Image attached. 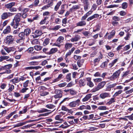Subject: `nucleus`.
<instances>
[{
    "label": "nucleus",
    "mask_w": 133,
    "mask_h": 133,
    "mask_svg": "<svg viewBox=\"0 0 133 133\" xmlns=\"http://www.w3.org/2000/svg\"><path fill=\"white\" fill-rule=\"evenodd\" d=\"M21 14L18 13L14 16L12 21L10 24L11 26L14 28L17 29L20 25L19 23L21 21Z\"/></svg>",
    "instance_id": "1"
},
{
    "label": "nucleus",
    "mask_w": 133,
    "mask_h": 133,
    "mask_svg": "<svg viewBox=\"0 0 133 133\" xmlns=\"http://www.w3.org/2000/svg\"><path fill=\"white\" fill-rule=\"evenodd\" d=\"M16 4L15 3L11 2L9 3H6L4 5V7L7 9L9 10L10 12H16L17 11V8L13 7Z\"/></svg>",
    "instance_id": "2"
},
{
    "label": "nucleus",
    "mask_w": 133,
    "mask_h": 133,
    "mask_svg": "<svg viewBox=\"0 0 133 133\" xmlns=\"http://www.w3.org/2000/svg\"><path fill=\"white\" fill-rule=\"evenodd\" d=\"M14 38L13 36L10 35L7 36L5 38L4 40L5 42L7 45H10L14 44Z\"/></svg>",
    "instance_id": "3"
},
{
    "label": "nucleus",
    "mask_w": 133,
    "mask_h": 133,
    "mask_svg": "<svg viewBox=\"0 0 133 133\" xmlns=\"http://www.w3.org/2000/svg\"><path fill=\"white\" fill-rule=\"evenodd\" d=\"M120 73V69L114 72L111 76L109 77L108 79L111 81H114L119 78Z\"/></svg>",
    "instance_id": "4"
},
{
    "label": "nucleus",
    "mask_w": 133,
    "mask_h": 133,
    "mask_svg": "<svg viewBox=\"0 0 133 133\" xmlns=\"http://www.w3.org/2000/svg\"><path fill=\"white\" fill-rule=\"evenodd\" d=\"M105 81H103L99 83L97 86L95 88H94L92 89V91L95 92L99 89L103 88L106 84Z\"/></svg>",
    "instance_id": "5"
},
{
    "label": "nucleus",
    "mask_w": 133,
    "mask_h": 133,
    "mask_svg": "<svg viewBox=\"0 0 133 133\" xmlns=\"http://www.w3.org/2000/svg\"><path fill=\"white\" fill-rule=\"evenodd\" d=\"M55 92L56 94L54 96L55 98H61L62 97L63 92L61 89H56L55 91Z\"/></svg>",
    "instance_id": "6"
},
{
    "label": "nucleus",
    "mask_w": 133,
    "mask_h": 133,
    "mask_svg": "<svg viewBox=\"0 0 133 133\" xmlns=\"http://www.w3.org/2000/svg\"><path fill=\"white\" fill-rule=\"evenodd\" d=\"M80 99H78L75 101H73L69 103L68 105L70 108H74L76 107L77 105L78 106L79 105Z\"/></svg>",
    "instance_id": "7"
},
{
    "label": "nucleus",
    "mask_w": 133,
    "mask_h": 133,
    "mask_svg": "<svg viewBox=\"0 0 133 133\" xmlns=\"http://www.w3.org/2000/svg\"><path fill=\"white\" fill-rule=\"evenodd\" d=\"M14 14L10 12H5L1 15V18L2 19L4 20L13 15Z\"/></svg>",
    "instance_id": "8"
},
{
    "label": "nucleus",
    "mask_w": 133,
    "mask_h": 133,
    "mask_svg": "<svg viewBox=\"0 0 133 133\" xmlns=\"http://www.w3.org/2000/svg\"><path fill=\"white\" fill-rule=\"evenodd\" d=\"M75 47H73L71 50H69V51L66 53L65 55V58L66 62L69 63V61L68 60V59L67 58V56L71 55V54L73 53V52L75 50Z\"/></svg>",
    "instance_id": "9"
},
{
    "label": "nucleus",
    "mask_w": 133,
    "mask_h": 133,
    "mask_svg": "<svg viewBox=\"0 0 133 133\" xmlns=\"http://www.w3.org/2000/svg\"><path fill=\"white\" fill-rule=\"evenodd\" d=\"M32 34H34V35H32L34 38L38 37L42 34L41 30H36L34 32H33Z\"/></svg>",
    "instance_id": "10"
},
{
    "label": "nucleus",
    "mask_w": 133,
    "mask_h": 133,
    "mask_svg": "<svg viewBox=\"0 0 133 133\" xmlns=\"http://www.w3.org/2000/svg\"><path fill=\"white\" fill-rule=\"evenodd\" d=\"M87 85L90 88H92L94 86V84L91 81V78L90 77L86 78Z\"/></svg>",
    "instance_id": "11"
},
{
    "label": "nucleus",
    "mask_w": 133,
    "mask_h": 133,
    "mask_svg": "<svg viewBox=\"0 0 133 133\" xmlns=\"http://www.w3.org/2000/svg\"><path fill=\"white\" fill-rule=\"evenodd\" d=\"M54 4V0H51L50 3L47 4L41 8L43 10L47 9L49 8L52 6Z\"/></svg>",
    "instance_id": "12"
},
{
    "label": "nucleus",
    "mask_w": 133,
    "mask_h": 133,
    "mask_svg": "<svg viewBox=\"0 0 133 133\" xmlns=\"http://www.w3.org/2000/svg\"><path fill=\"white\" fill-rule=\"evenodd\" d=\"M87 80L86 78H81L79 81V85L80 87L84 86L86 84Z\"/></svg>",
    "instance_id": "13"
},
{
    "label": "nucleus",
    "mask_w": 133,
    "mask_h": 133,
    "mask_svg": "<svg viewBox=\"0 0 133 133\" xmlns=\"http://www.w3.org/2000/svg\"><path fill=\"white\" fill-rule=\"evenodd\" d=\"M110 93L106 92L102 93L99 95L100 97L102 99H104L107 97H110Z\"/></svg>",
    "instance_id": "14"
},
{
    "label": "nucleus",
    "mask_w": 133,
    "mask_h": 133,
    "mask_svg": "<svg viewBox=\"0 0 133 133\" xmlns=\"http://www.w3.org/2000/svg\"><path fill=\"white\" fill-rule=\"evenodd\" d=\"M87 23L85 21L81 20L76 24V26H83L86 25Z\"/></svg>",
    "instance_id": "15"
},
{
    "label": "nucleus",
    "mask_w": 133,
    "mask_h": 133,
    "mask_svg": "<svg viewBox=\"0 0 133 133\" xmlns=\"http://www.w3.org/2000/svg\"><path fill=\"white\" fill-rule=\"evenodd\" d=\"M99 16V15L97 14H95L94 15L90 16L87 19V21H89L94 19L97 18Z\"/></svg>",
    "instance_id": "16"
},
{
    "label": "nucleus",
    "mask_w": 133,
    "mask_h": 133,
    "mask_svg": "<svg viewBox=\"0 0 133 133\" xmlns=\"http://www.w3.org/2000/svg\"><path fill=\"white\" fill-rule=\"evenodd\" d=\"M64 6V4H63L61 5V9L57 12V13L58 14L61 15H62L65 11Z\"/></svg>",
    "instance_id": "17"
},
{
    "label": "nucleus",
    "mask_w": 133,
    "mask_h": 133,
    "mask_svg": "<svg viewBox=\"0 0 133 133\" xmlns=\"http://www.w3.org/2000/svg\"><path fill=\"white\" fill-rule=\"evenodd\" d=\"M57 49L56 48H52L50 49L49 51L48 52L46 53L47 54L50 55L53 54L57 52Z\"/></svg>",
    "instance_id": "18"
},
{
    "label": "nucleus",
    "mask_w": 133,
    "mask_h": 133,
    "mask_svg": "<svg viewBox=\"0 0 133 133\" xmlns=\"http://www.w3.org/2000/svg\"><path fill=\"white\" fill-rule=\"evenodd\" d=\"M72 46V44L71 43H69L68 42L66 43L65 44L64 48L65 50H67L71 48Z\"/></svg>",
    "instance_id": "19"
},
{
    "label": "nucleus",
    "mask_w": 133,
    "mask_h": 133,
    "mask_svg": "<svg viewBox=\"0 0 133 133\" xmlns=\"http://www.w3.org/2000/svg\"><path fill=\"white\" fill-rule=\"evenodd\" d=\"M81 37L79 35H77L74 37L71 38L70 40L71 42H76Z\"/></svg>",
    "instance_id": "20"
},
{
    "label": "nucleus",
    "mask_w": 133,
    "mask_h": 133,
    "mask_svg": "<svg viewBox=\"0 0 133 133\" xmlns=\"http://www.w3.org/2000/svg\"><path fill=\"white\" fill-rule=\"evenodd\" d=\"M18 36L19 38H21V39L24 40L25 38L26 35L24 32H22L18 34Z\"/></svg>",
    "instance_id": "21"
},
{
    "label": "nucleus",
    "mask_w": 133,
    "mask_h": 133,
    "mask_svg": "<svg viewBox=\"0 0 133 133\" xmlns=\"http://www.w3.org/2000/svg\"><path fill=\"white\" fill-rule=\"evenodd\" d=\"M11 28L10 26H8L5 29H4L3 32V33L4 34H6L9 33L11 31Z\"/></svg>",
    "instance_id": "22"
},
{
    "label": "nucleus",
    "mask_w": 133,
    "mask_h": 133,
    "mask_svg": "<svg viewBox=\"0 0 133 133\" xmlns=\"http://www.w3.org/2000/svg\"><path fill=\"white\" fill-rule=\"evenodd\" d=\"M92 94H89L87 95L85 97L82 99L83 102H85L87 101L91 97Z\"/></svg>",
    "instance_id": "23"
},
{
    "label": "nucleus",
    "mask_w": 133,
    "mask_h": 133,
    "mask_svg": "<svg viewBox=\"0 0 133 133\" xmlns=\"http://www.w3.org/2000/svg\"><path fill=\"white\" fill-rule=\"evenodd\" d=\"M31 32V29L29 28H27L25 29L24 30V32L25 33L26 37H28L30 34Z\"/></svg>",
    "instance_id": "24"
},
{
    "label": "nucleus",
    "mask_w": 133,
    "mask_h": 133,
    "mask_svg": "<svg viewBox=\"0 0 133 133\" xmlns=\"http://www.w3.org/2000/svg\"><path fill=\"white\" fill-rule=\"evenodd\" d=\"M62 3L61 1H60L58 2L57 3L56 5L54 7V10L55 11H57V10L59 9V7L61 5Z\"/></svg>",
    "instance_id": "25"
},
{
    "label": "nucleus",
    "mask_w": 133,
    "mask_h": 133,
    "mask_svg": "<svg viewBox=\"0 0 133 133\" xmlns=\"http://www.w3.org/2000/svg\"><path fill=\"white\" fill-rule=\"evenodd\" d=\"M79 6L78 5H75L73 6L70 9V10L71 12H72L75 11L77 9H79Z\"/></svg>",
    "instance_id": "26"
},
{
    "label": "nucleus",
    "mask_w": 133,
    "mask_h": 133,
    "mask_svg": "<svg viewBox=\"0 0 133 133\" xmlns=\"http://www.w3.org/2000/svg\"><path fill=\"white\" fill-rule=\"evenodd\" d=\"M66 81L67 82L70 81L71 80V74L69 73L66 76Z\"/></svg>",
    "instance_id": "27"
},
{
    "label": "nucleus",
    "mask_w": 133,
    "mask_h": 133,
    "mask_svg": "<svg viewBox=\"0 0 133 133\" xmlns=\"http://www.w3.org/2000/svg\"><path fill=\"white\" fill-rule=\"evenodd\" d=\"M115 102V98H111L110 99L109 101L106 104L107 105H109Z\"/></svg>",
    "instance_id": "28"
},
{
    "label": "nucleus",
    "mask_w": 133,
    "mask_h": 133,
    "mask_svg": "<svg viewBox=\"0 0 133 133\" xmlns=\"http://www.w3.org/2000/svg\"><path fill=\"white\" fill-rule=\"evenodd\" d=\"M50 40V39L49 38H46L43 42V45L44 46H46L49 43Z\"/></svg>",
    "instance_id": "29"
},
{
    "label": "nucleus",
    "mask_w": 133,
    "mask_h": 133,
    "mask_svg": "<svg viewBox=\"0 0 133 133\" xmlns=\"http://www.w3.org/2000/svg\"><path fill=\"white\" fill-rule=\"evenodd\" d=\"M62 115L61 114H59L57 115L55 117V119L56 120L58 121H63V120L62 118H60L62 117Z\"/></svg>",
    "instance_id": "30"
},
{
    "label": "nucleus",
    "mask_w": 133,
    "mask_h": 133,
    "mask_svg": "<svg viewBox=\"0 0 133 133\" xmlns=\"http://www.w3.org/2000/svg\"><path fill=\"white\" fill-rule=\"evenodd\" d=\"M10 81L12 82L13 83L15 84L19 82V80L18 77H15L14 78L11 80Z\"/></svg>",
    "instance_id": "31"
},
{
    "label": "nucleus",
    "mask_w": 133,
    "mask_h": 133,
    "mask_svg": "<svg viewBox=\"0 0 133 133\" xmlns=\"http://www.w3.org/2000/svg\"><path fill=\"white\" fill-rule=\"evenodd\" d=\"M27 107H24L22 110L20 111L19 114H25L27 111Z\"/></svg>",
    "instance_id": "32"
},
{
    "label": "nucleus",
    "mask_w": 133,
    "mask_h": 133,
    "mask_svg": "<svg viewBox=\"0 0 133 133\" xmlns=\"http://www.w3.org/2000/svg\"><path fill=\"white\" fill-rule=\"evenodd\" d=\"M39 3V0H35L33 3V4L31 5L30 6H32L36 7L38 6Z\"/></svg>",
    "instance_id": "33"
},
{
    "label": "nucleus",
    "mask_w": 133,
    "mask_h": 133,
    "mask_svg": "<svg viewBox=\"0 0 133 133\" xmlns=\"http://www.w3.org/2000/svg\"><path fill=\"white\" fill-rule=\"evenodd\" d=\"M34 125H35V124H28L27 125L23 126L21 128L22 129H24L26 128H29Z\"/></svg>",
    "instance_id": "34"
},
{
    "label": "nucleus",
    "mask_w": 133,
    "mask_h": 133,
    "mask_svg": "<svg viewBox=\"0 0 133 133\" xmlns=\"http://www.w3.org/2000/svg\"><path fill=\"white\" fill-rule=\"evenodd\" d=\"M84 60L83 59L78 60L77 62V64L79 67H81L82 65V63L84 62Z\"/></svg>",
    "instance_id": "35"
},
{
    "label": "nucleus",
    "mask_w": 133,
    "mask_h": 133,
    "mask_svg": "<svg viewBox=\"0 0 133 133\" xmlns=\"http://www.w3.org/2000/svg\"><path fill=\"white\" fill-rule=\"evenodd\" d=\"M42 48V46L39 45H36L34 46L35 49L38 51L41 50Z\"/></svg>",
    "instance_id": "36"
},
{
    "label": "nucleus",
    "mask_w": 133,
    "mask_h": 133,
    "mask_svg": "<svg viewBox=\"0 0 133 133\" xmlns=\"http://www.w3.org/2000/svg\"><path fill=\"white\" fill-rule=\"evenodd\" d=\"M12 47L8 48L6 47H5L4 48V49L7 52L9 53L11 51H13L12 50Z\"/></svg>",
    "instance_id": "37"
},
{
    "label": "nucleus",
    "mask_w": 133,
    "mask_h": 133,
    "mask_svg": "<svg viewBox=\"0 0 133 133\" xmlns=\"http://www.w3.org/2000/svg\"><path fill=\"white\" fill-rule=\"evenodd\" d=\"M112 20L113 21H119L121 19L120 18L117 16H113L112 18Z\"/></svg>",
    "instance_id": "38"
},
{
    "label": "nucleus",
    "mask_w": 133,
    "mask_h": 133,
    "mask_svg": "<svg viewBox=\"0 0 133 133\" xmlns=\"http://www.w3.org/2000/svg\"><path fill=\"white\" fill-rule=\"evenodd\" d=\"M64 39V38L62 36H59L57 39V41L59 43H61L63 42Z\"/></svg>",
    "instance_id": "39"
},
{
    "label": "nucleus",
    "mask_w": 133,
    "mask_h": 133,
    "mask_svg": "<svg viewBox=\"0 0 133 133\" xmlns=\"http://www.w3.org/2000/svg\"><path fill=\"white\" fill-rule=\"evenodd\" d=\"M122 8L123 9L127 8L128 6V4L127 2H124L122 4Z\"/></svg>",
    "instance_id": "40"
},
{
    "label": "nucleus",
    "mask_w": 133,
    "mask_h": 133,
    "mask_svg": "<svg viewBox=\"0 0 133 133\" xmlns=\"http://www.w3.org/2000/svg\"><path fill=\"white\" fill-rule=\"evenodd\" d=\"M25 123H23V122H20L18 123L17 124L14 125L13 128L18 127L21 126H22L24 125Z\"/></svg>",
    "instance_id": "41"
},
{
    "label": "nucleus",
    "mask_w": 133,
    "mask_h": 133,
    "mask_svg": "<svg viewBox=\"0 0 133 133\" xmlns=\"http://www.w3.org/2000/svg\"><path fill=\"white\" fill-rule=\"evenodd\" d=\"M91 40L92 41H90L88 44L89 46H91L95 44L96 41V40L93 39H92Z\"/></svg>",
    "instance_id": "42"
},
{
    "label": "nucleus",
    "mask_w": 133,
    "mask_h": 133,
    "mask_svg": "<svg viewBox=\"0 0 133 133\" xmlns=\"http://www.w3.org/2000/svg\"><path fill=\"white\" fill-rule=\"evenodd\" d=\"M122 92V90H119L118 91L116 92L113 95V96L116 97L121 94Z\"/></svg>",
    "instance_id": "43"
},
{
    "label": "nucleus",
    "mask_w": 133,
    "mask_h": 133,
    "mask_svg": "<svg viewBox=\"0 0 133 133\" xmlns=\"http://www.w3.org/2000/svg\"><path fill=\"white\" fill-rule=\"evenodd\" d=\"M46 107L49 109H52L55 108V106L52 104H48L46 105Z\"/></svg>",
    "instance_id": "44"
},
{
    "label": "nucleus",
    "mask_w": 133,
    "mask_h": 133,
    "mask_svg": "<svg viewBox=\"0 0 133 133\" xmlns=\"http://www.w3.org/2000/svg\"><path fill=\"white\" fill-rule=\"evenodd\" d=\"M49 93L46 91L41 92V93L40 96H44L48 95Z\"/></svg>",
    "instance_id": "45"
},
{
    "label": "nucleus",
    "mask_w": 133,
    "mask_h": 133,
    "mask_svg": "<svg viewBox=\"0 0 133 133\" xmlns=\"http://www.w3.org/2000/svg\"><path fill=\"white\" fill-rule=\"evenodd\" d=\"M70 93L71 95H74L76 94L77 92L76 91L70 89Z\"/></svg>",
    "instance_id": "46"
},
{
    "label": "nucleus",
    "mask_w": 133,
    "mask_h": 133,
    "mask_svg": "<svg viewBox=\"0 0 133 133\" xmlns=\"http://www.w3.org/2000/svg\"><path fill=\"white\" fill-rule=\"evenodd\" d=\"M61 26L59 25H57L51 29L53 30H57L60 28Z\"/></svg>",
    "instance_id": "47"
},
{
    "label": "nucleus",
    "mask_w": 133,
    "mask_h": 133,
    "mask_svg": "<svg viewBox=\"0 0 133 133\" xmlns=\"http://www.w3.org/2000/svg\"><path fill=\"white\" fill-rule=\"evenodd\" d=\"M12 66V65L11 64H9L7 65H5L4 66L5 69H10L11 68Z\"/></svg>",
    "instance_id": "48"
},
{
    "label": "nucleus",
    "mask_w": 133,
    "mask_h": 133,
    "mask_svg": "<svg viewBox=\"0 0 133 133\" xmlns=\"http://www.w3.org/2000/svg\"><path fill=\"white\" fill-rule=\"evenodd\" d=\"M129 71H127L125 72H123V74L122 75V77L123 78H124V77L128 75L129 74Z\"/></svg>",
    "instance_id": "49"
},
{
    "label": "nucleus",
    "mask_w": 133,
    "mask_h": 133,
    "mask_svg": "<svg viewBox=\"0 0 133 133\" xmlns=\"http://www.w3.org/2000/svg\"><path fill=\"white\" fill-rule=\"evenodd\" d=\"M54 110L50 112H47L44 114H40L39 115L38 117H41L42 116H47L49 114H51V112H52Z\"/></svg>",
    "instance_id": "50"
},
{
    "label": "nucleus",
    "mask_w": 133,
    "mask_h": 133,
    "mask_svg": "<svg viewBox=\"0 0 133 133\" xmlns=\"http://www.w3.org/2000/svg\"><path fill=\"white\" fill-rule=\"evenodd\" d=\"M119 6L118 5H111L106 7L107 8H111L114 7H117Z\"/></svg>",
    "instance_id": "51"
},
{
    "label": "nucleus",
    "mask_w": 133,
    "mask_h": 133,
    "mask_svg": "<svg viewBox=\"0 0 133 133\" xmlns=\"http://www.w3.org/2000/svg\"><path fill=\"white\" fill-rule=\"evenodd\" d=\"M125 117H126L129 119L130 120H133V113L131 115L129 116H125Z\"/></svg>",
    "instance_id": "52"
},
{
    "label": "nucleus",
    "mask_w": 133,
    "mask_h": 133,
    "mask_svg": "<svg viewBox=\"0 0 133 133\" xmlns=\"http://www.w3.org/2000/svg\"><path fill=\"white\" fill-rule=\"evenodd\" d=\"M111 24L112 25L114 26L119 25V23L117 21H112Z\"/></svg>",
    "instance_id": "53"
},
{
    "label": "nucleus",
    "mask_w": 133,
    "mask_h": 133,
    "mask_svg": "<svg viewBox=\"0 0 133 133\" xmlns=\"http://www.w3.org/2000/svg\"><path fill=\"white\" fill-rule=\"evenodd\" d=\"M61 22V20L59 18H57L55 19V23L56 24H59Z\"/></svg>",
    "instance_id": "54"
},
{
    "label": "nucleus",
    "mask_w": 133,
    "mask_h": 133,
    "mask_svg": "<svg viewBox=\"0 0 133 133\" xmlns=\"http://www.w3.org/2000/svg\"><path fill=\"white\" fill-rule=\"evenodd\" d=\"M99 96H98V95H97L93 97V100L94 101H96V100H99Z\"/></svg>",
    "instance_id": "55"
},
{
    "label": "nucleus",
    "mask_w": 133,
    "mask_h": 133,
    "mask_svg": "<svg viewBox=\"0 0 133 133\" xmlns=\"http://www.w3.org/2000/svg\"><path fill=\"white\" fill-rule=\"evenodd\" d=\"M98 109L99 110H104L107 109V107L106 106H100L98 107Z\"/></svg>",
    "instance_id": "56"
},
{
    "label": "nucleus",
    "mask_w": 133,
    "mask_h": 133,
    "mask_svg": "<svg viewBox=\"0 0 133 133\" xmlns=\"http://www.w3.org/2000/svg\"><path fill=\"white\" fill-rule=\"evenodd\" d=\"M76 108H72V109H69V110L67 111L68 113H69L71 114H72L73 113L74 111H75L76 110H77Z\"/></svg>",
    "instance_id": "57"
},
{
    "label": "nucleus",
    "mask_w": 133,
    "mask_h": 133,
    "mask_svg": "<svg viewBox=\"0 0 133 133\" xmlns=\"http://www.w3.org/2000/svg\"><path fill=\"white\" fill-rule=\"evenodd\" d=\"M67 84L66 82H64L62 83L59 84L58 85V86L59 87L61 88L65 86Z\"/></svg>",
    "instance_id": "58"
},
{
    "label": "nucleus",
    "mask_w": 133,
    "mask_h": 133,
    "mask_svg": "<svg viewBox=\"0 0 133 133\" xmlns=\"http://www.w3.org/2000/svg\"><path fill=\"white\" fill-rule=\"evenodd\" d=\"M61 110H62L66 112L69 110V109L64 105L62 106Z\"/></svg>",
    "instance_id": "59"
},
{
    "label": "nucleus",
    "mask_w": 133,
    "mask_h": 133,
    "mask_svg": "<svg viewBox=\"0 0 133 133\" xmlns=\"http://www.w3.org/2000/svg\"><path fill=\"white\" fill-rule=\"evenodd\" d=\"M28 89V88L26 87H24L21 90H20V92L22 93H24L26 92L27 90Z\"/></svg>",
    "instance_id": "60"
},
{
    "label": "nucleus",
    "mask_w": 133,
    "mask_h": 133,
    "mask_svg": "<svg viewBox=\"0 0 133 133\" xmlns=\"http://www.w3.org/2000/svg\"><path fill=\"white\" fill-rule=\"evenodd\" d=\"M34 50L33 48L32 47H30L28 48V50H26L28 53H31Z\"/></svg>",
    "instance_id": "61"
},
{
    "label": "nucleus",
    "mask_w": 133,
    "mask_h": 133,
    "mask_svg": "<svg viewBox=\"0 0 133 133\" xmlns=\"http://www.w3.org/2000/svg\"><path fill=\"white\" fill-rule=\"evenodd\" d=\"M29 83V80H26L25 82L23 83V87H26L28 86V84Z\"/></svg>",
    "instance_id": "62"
},
{
    "label": "nucleus",
    "mask_w": 133,
    "mask_h": 133,
    "mask_svg": "<svg viewBox=\"0 0 133 133\" xmlns=\"http://www.w3.org/2000/svg\"><path fill=\"white\" fill-rule=\"evenodd\" d=\"M130 44L128 45L125 46L124 48V51H127L130 49Z\"/></svg>",
    "instance_id": "63"
},
{
    "label": "nucleus",
    "mask_w": 133,
    "mask_h": 133,
    "mask_svg": "<svg viewBox=\"0 0 133 133\" xmlns=\"http://www.w3.org/2000/svg\"><path fill=\"white\" fill-rule=\"evenodd\" d=\"M14 88V86L13 85H11L10 87L8 89L9 92H11L13 89Z\"/></svg>",
    "instance_id": "64"
}]
</instances>
